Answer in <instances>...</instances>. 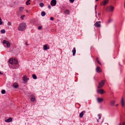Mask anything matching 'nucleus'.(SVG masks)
I'll return each instance as SVG.
<instances>
[{"label": "nucleus", "instance_id": "4be33fe9", "mask_svg": "<svg viewBox=\"0 0 125 125\" xmlns=\"http://www.w3.org/2000/svg\"><path fill=\"white\" fill-rule=\"evenodd\" d=\"M32 76L33 78L34 79H36L37 78V77L35 74H33Z\"/></svg>", "mask_w": 125, "mask_h": 125}, {"label": "nucleus", "instance_id": "bb28decb", "mask_svg": "<svg viewBox=\"0 0 125 125\" xmlns=\"http://www.w3.org/2000/svg\"><path fill=\"white\" fill-rule=\"evenodd\" d=\"M6 91L4 90H2L1 91V93L2 94H4L5 93Z\"/></svg>", "mask_w": 125, "mask_h": 125}, {"label": "nucleus", "instance_id": "39448f33", "mask_svg": "<svg viewBox=\"0 0 125 125\" xmlns=\"http://www.w3.org/2000/svg\"><path fill=\"white\" fill-rule=\"evenodd\" d=\"M101 23L100 21H97L94 24V25L96 27H100L101 26Z\"/></svg>", "mask_w": 125, "mask_h": 125}, {"label": "nucleus", "instance_id": "f257e3e1", "mask_svg": "<svg viewBox=\"0 0 125 125\" xmlns=\"http://www.w3.org/2000/svg\"><path fill=\"white\" fill-rule=\"evenodd\" d=\"M26 24L25 23H21L20 24L18 29L20 31H23L26 29Z\"/></svg>", "mask_w": 125, "mask_h": 125}, {"label": "nucleus", "instance_id": "412c9836", "mask_svg": "<svg viewBox=\"0 0 125 125\" xmlns=\"http://www.w3.org/2000/svg\"><path fill=\"white\" fill-rule=\"evenodd\" d=\"M30 2H31V0H28L26 2V4L27 5H30Z\"/></svg>", "mask_w": 125, "mask_h": 125}, {"label": "nucleus", "instance_id": "e433bc0d", "mask_svg": "<svg viewBox=\"0 0 125 125\" xmlns=\"http://www.w3.org/2000/svg\"><path fill=\"white\" fill-rule=\"evenodd\" d=\"M42 28V27L41 26H40L38 27V29L39 30H41V29Z\"/></svg>", "mask_w": 125, "mask_h": 125}, {"label": "nucleus", "instance_id": "0eeeda50", "mask_svg": "<svg viewBox=\"0 0 125 125\" xmlns=\"http://www.w3.org/2000/svg\"><path fill=\"white\" fill-rule=\"evenodd\" d=\"M56 0H52L51 2V4L52 6H54L56 5Z\"/></svg>", "mask_w": 125, "mask_h": 125}, {"label": "nucleus", "instance_id": "c756f323", "mask_svg": "<svg viewBox=\"0 0 125 125\" xmlns=\"http://www.w3.org/2000/svg\"><path fill=\"white\" fill-rule=\"evenodd\" d=\"M125 125V122H122V124L120 123L118 125Z\"/></svg>", "mask_w": 125, "mask_h": 125}, {"label": "nucleus", "instance_id": "72a5a7b5", "mask_svg": "<svg viewBox=\"0 0 125 125\" xmlns=\"http://www.w3.org/2000/svg\"><path fill=\"white\" fill-rule=\"evenodd\" d=\"M98 116L99 117V119L101 118V114H99L98 115Z\"/></svg>", "mask_w": 125, "mask_h": 125}, {"label": "nucleus", "instance_id": "2eb2a0df", "mask_svg": "<svg viewBox=\"0 0 125 125\" xmlns=\"http://www.w3.org/2000/svg\"><path fill=\"white\" fill-rule=\"evenodd\" d=\"M121 103L122 106L123 107L124 105V103L123 98H122Z\"/></svg>", "mask_w": 125, "mask_h": 125}, {"label": "nucleus", "instance_id": "f03ea898", "mask_svg": "<svg viewBox=\"0 0 125 125\" xmlns=\"http://www.w3.org/2000/svg\"><path fill=\"white\" fill-rule=\"evenodd\" d=\"M114 7L112 6H107L106 9V11L107 12H113L114 9Z\"/></svg>", "mask_w": 125, "mask_h": 125}, {"label": "nucleus", "instance_id": "4468645a", "mask_svg": "<svg viewBox=\"0 0 125 125\" xmlns=\"http://www.w3.org/2000/svg\"><path fill=\"white\" fill-rule=\"evenodd\" d=\"M12 118H10L8 119H6L5 120V121L6 122H9L12 121Z\"/></svg>", "mask_w": 125, "mask_h": 125}, {"label": "nucleus", "instance_id": "7c9ffc66", "mask_svg": "<svg viewBox=\"0 0 125 125\" xmlns=\"http://www.w3.org/2000/svg\"><path fill=\"white\" fill-rule=\"evenodd\" d=\"M44 5V4L42 3H41L40 4V6L41 7H42Z\"/></svg>", "mask_w": 125, "mask_h": 125}, {"label": "nucleus", "instance_id": "1a4fd4ad", "mask_svg": "<svg viewBox=\"0 0 125 125\" xmlns=\"http://www.w3.org/2000/svg\"><path fill=\"white\" fill-rule=\"evenodd\" d=\"M96 70L97 72L100 73L102 72V70L101 68L99 66H97L96 69Z\"/></svg>", "mask_w": 125, "mask_h": 125}, {"label": "nucleus", "instance_id": "f3484780", "mask_svg": "<svg viewBox=\"0 0 125 125\" xmlns=\"http://www.w3.org/2000/svg\"><path fill=\"white\" fill-rule=\"evenodd\" d=\"M72 52L73 53V55L74 56L76 53V50L75 48H73Z\"/></svg>", "mask_w": 125, "mask_h": 125}, {"label": "nucleus", "instance_id": "09e8293b", "mask_svg": "<svg viewBox=\"0 0 125 125\" xmlns=\"http://www.w3.org/2000/svg\"><path fill=\"white\" fill-rule=\"evenodd\" d=\"M98 14L100 15V14L99 13H98Z\"/></svg>", "mask_w": 125, "mask_h": 125}, {"label": "nucleus", "instance_id": "423d86ee", "mask_svg": "<svg viewBox=\"0 0 125 125\" xmlns=\"http://www.w3.org/2000/svg\"><path fill=\"white\" fill-rule=\"evenodd\" d=\"M97 92L98 93L101 94H103L104 93H105L104 90L103 89H100V90H97Z\"/></svg>", "mask_w": 125, "mask_h": 125}, {"label": "nucleus", "instance_id": "b1692460", "mask_svg": "<svg viewBox=\"0 0 125 125\" xmlns=\"http://www.w3.org/2000/svg\"><path fill=\"white\" fill-rule=\"evenodd\" d=\"M46 15V13L44 11H42L41 12V15L42 16H43Z\"/></svg>", "mask_w": 125, "mask_h": 125}, {"label": "nucleus", "instance_id": "aec40b11", "mask_svg": "<svg viewBox=\"0 0 125 125\" xmlns=\"http://www.w3.org/2000/svg\"><path fill=\"white\" fill-rule=\"evenodd\" d=\"M13 61V59L12 58H10L9 60V62L11 64H12Z\"/></svg>", "mask_w": 125, "mask_h": 125}, {"label": "nucleus", "instance_id": "a878e982", "mask_svg": "<svg viewBox=\"0 0 125 125\" xmlns=\"http://www.w3.org/2000/svg\"><path fill=\"white\" fill-rule=\"evenodd\" d=\"M1 32L2 34L4 33L5 32V30L4 29H2L1 30Z\"/></svg>", "mask_w": 125, "mask_h": 125}, {"label": "nucleus", "instance_id": "6ab92c4d", "mask_svg": "<svg viewBox=\"0 0 125 125\" xmlns=\"http://www.w3.org/2000/svg\"><path fill=\"white\" fill-rule=\"evenodd\" d=\"M18 62L16 59H13V63L15 64H17Z\"/></svg>", "mask_w": 125, "mask_h": 125}, {"label": "nucleus", "instance_id": "ea45409f", "mask_svg": "<svg viewBox=\"0 0 125 125\" xmlns=\"http://www.w3.org/2000/svg\"><path fill=\"white\" fill-rule=\"evenodd\" d=\"M48 8H49L50 9H51V7L50 5H49L48 6Z\"/></svg>", "mask_w": 125, "mask_h": 125}, {"label": "nucleus", "instance_id": "8fccbe9b", "mask_svg": "<svg viewBox=\"0 0 125 125\" xmlns=\"http://www.w3.org/2000/svg\"><path fill=\"white\" fill-rule=\"evenodd\" d=\"M95 12L96 13V11H95Z\"/></svg>", "mask_w": 125, "mask_h": 125}, {"label": "nucleus", "instance_id": "f8f14e48", "mask_svg": "<svg viewBox=\"0 0 125 125\" xmlns=\"http://www.w3.org/2000/svg\"><path fill=\"white\" fill-rule=\"evenodd\" d=\"M86 112L85 111H83L81 112L79 115V116L80 118H82L83 116V114L85 113Z\"/></svg>", "mask_w": 125, "mask_h": 125}, {"label": "nucleus", "instance_id": "2f4dec72", "mask_svg": "<svg viewBox=\"0 0 125 125\" xmlns=\"http://www.w3.org/2000/svg\"><path fill=\"white\" fill-rule=\"evenodd\" d=\"M24 17H25V15H22L21 16V20H23Z\"/></svg>", "mask_w": 125, "mask_h": 125}, {"label": "nucleus", "instance_id": "dca6fc26", "mask_svg": "<svg viewBox=\"0 0 125 125\" xmlns=\"http://www.w3.org/2000/svg\"><path fill=\"white\" fill-rule=\"evenodd\" d=\"M47 45H44L43 48V49L45 50H46L47 49H49V47L48 48V47L47 46Z\"/></svg>", "mask_w": 125, "mask_h": 125}, {"label": "nucleus", "instance_id": "cd10ccee", "mask_svg": "<svg viewBox=\"0 0 125 125\" xmlns=\"http://www.w3.org/2000/svg\"><path fill=\"white\" fill-rule=\"evenodd\" d=\"M8 41H6V40H3V44H6L8 42Z\"/></svg>", "mask_w": 125, "mask_h": 125}, {"label": "nucleus", "instance_id": "473e14b6", "mask_svg": "<svg viewBox=\"0 0 125 125\" xmlns=\"http://www.w3.org/2000/svg\"><path fill=\"white\" fill-rule=\"evenodd\" d=\"M2 21L1 18L0 17V25H1L2 24V22L1 21Z\"/></svg>", "mask_w": 125, "mask_h": 125}, {"label": "nucleus", "instance_id": "9b49d317", "mask_svg": "<svg viewBox=\"0 0 125 125\" xmlns=\"http://www.w3.org/2000/svg\"><path fill=\"white\" fill-rule=\"evenodd\" d=\"M13 86L15 88H18L19 86V85L17 83H14L13 84Z\"/></svg>", "mask_w": 125, "mask_h": 125}, {"label": "nucleus", "instance_id": "ddd939ff", "mask_svg": "<svg viewBox=\"0 0 125 125\" xmlns=\"http://www.w3.org/2000/svg\"><path fill=\"white\" fill-rule=\"evenodd\" d=\"M97 100L98 102L99 103H101L104 101V100L103 98H97Z\"/></svg>", "mask_w": 125, "mask_h": 125}, {"label": "nucleus", "instance_id": "9d476101", "mask_svg": "<svg viewBox=\"0 0 125 125\" xmlns=\"http://www.w3.org/2000/svg\"><path fill=\"white\" fill-rule=\"evenodd\" d=\"M31 101L32 102H34L35 101V96L33 95H31Z\"/></svg>", "mask_w": 125, "mask_h": 125}, {"label": "nucleus", "instance_id": "393cba45", "mask_svg": "<svg viewBox=\"0 0 125 125\" xmlns=\"http://www.w3.org/2000/svg\"><path fill=\"white\" fill-rule=\"evenodd\" d=\"M6 44H7V46L8 47H9L10 46V42L9 41Z\"/></svg>", "mask_w": 125, "mask_h": 125}, {"label": "nucleus", "instance_id": "c03bdc74", "mask_svg": "<svg viewBox=\"0 0 125 125\" xmlns=\"http://www.w3.org/2000/svg\"><path fill=\"white\" fill-rule=\"evenodd\" d=\"M3 74V73H1L0 71V74Z\"/></svg>", "mask_w": 125, "mask_h": 125}, {"label": "nucleus", "instance_id": "de8ad7c7", "mask_svg": "<svg viewBox=\"0 0 125 125\" xmlns=\"http://www.w3.org/2000/svg\"><path fill=\"white\" fill-rule=\"evenodd\" d=\"M118 104H117L116 105V106H117L118 105Z\"/></svg>", "mask_w": 125, "mask_h": 125}, {"label": "nucleus", "instance_id": "a19ab883", "mask_svg": "<svg viewBox=\"0 0 125 125\" xmlns=\"http://www.w3.org/2000/svg\"><path fill=\"white\" fill-rule=\"evenodd\" d=\"M96 60L97 62L98 61H99V58H98V57H97Z\"/></svg>", "mask_w": 125, "mask_h": 125}, {"label": "nucleus", "instance_id": "a18cd8bd", "mask_svg": "<svg viewBox=\"0 0 125 125\" xmlns=\"http://www.w3.org/2000/svg\"><path fill=\"white\" fill-rule=\"evenodd\" d=\"M25 44H26V45H29V44H27V42H26Z\"/></svg>", "mask_w": 125, "mask_h": 125}, {"label": "nucleus", "instance_id": "a211bd4d", "mask_svg": "<svg viewBox=\"0 0 125 125\" xmlns=\"http://www.w3.org/2000/svg\"><path fill=\"white\" fill-rule=\"evenodd\" d=\"M115 103V100L111 101L110 102V104L111 105L114 106V105Z\"/></svg>", "mask_w": 125, "mask_h": 125}, {"label": "nucleus", "instance_id": "49530a36", "mask_svg": "<svg viewBox=\"0 0 125 125\" xmlns=\"http://www.w3.org/2000/svg\"><path fill=\"white\" fill-rule=\"evenodd\" d=\"M97 122H98L99 121H98V120L97 119Z\"/></svg>", "mask_w": 125, "mask_h": 125}, {"label": "nucleus", "instance_id": "5701e85b", "mask_svg": "<svg viewBox=\"0 0 125 125\" xmlns=\"http://www.w3.org/2000/svg\"><path fill=\"white\" fill-rule=\"evenodd\" d=\"M69 10H66L64 11V13L67 15L69 14Z\"/></svg>", "mask_w": 125, "mask_h": 125}, {"label": "nucleus", "instance_id": "6e6552de", "mask_svg": "<svg viewBox=\"0 0 125 125\" xmlns=\"http://www.w3.org/2000/svg\"><path fill=\"white\" fill-rule=\"evenodd\" d=\"M22 79L23 81L26 83L27 81L29 79V78H27L26 75H25L23 77Z\"/></svg>", "mask_w": 125, "mask_h": 125}, {"label": "nucleus", "instance_id": "4c0bfd02", "mask_svg": "<svg viewBox=\"0 0 125 125\" xmlns=\"http://www.w3.org/2000/svg\"><path fill=\"white\" fill-rule=\"evenodd\" d=\"M8 25L10 26L11 25V23L10 22H8Z\"/></svg>", "mask_w": 125, "mask_h": 125}, {"label": "nucleus", "instance_id": "f704fd0d", "mask_svg": "<svg viewBox=\"0 0 125 125\" xmlns=\"http://www.w3.org/2000/svg\"><path fill=\"white\" fill-rule=\"evenodd\" d=\"M70 2L72 3L74 2V0H69Z\"/></svg>", "mask_w": 125, "mask_h": 125}, {"label": "nucleus", "instance_id": "c9c22d12", "mask_svg": "<svg viewBox=\"0 0 125 125\" xmlns=\"http://www.w3.org/2000/svg\"><path fill=\"white\" fill-rule=\"evenodd\" d=\"M54 19V18L52 17H51L50 18V20H51L53 21Z\"/></svg>", "mask_w": 125, "mask_h": 125}, {"label": "nucleus", "instance_id": "7ed1b4c3", "mask_svg": "<svg viewBox=\"0 0 125 125\" xmlns=\"http://www.w3.org/2000/svg\"><path fill=\"white\" fill-rule=\"evenodd\" d=\"M105 81V80H103L99 82V86L97 87L98 88V89L101 88L104 85Z\"/></svg>", "mask_w": 125, "mask_h": 125}, {"label": "nucleus", "instance_id": "37998d69", "mask_svg": "<svg viewBox=\"0 0 125 125\" xmlns=\"http://www.w3.org/2000/svg\"><path fill=\"white\" fill-rule=\"evenodd\" d=\"M124 8L125 9V0L124 2Z\"/></svg>", "mask_w": 125, "mask_h": 125}, {"label": "nucleus", "instance_id": "58836bf2", "mask_svg": "<svg viewBox=\"0 0 125 125\" xmlns=\"http://www.w3.org/2000/svg\"><path fill=\"white\" fill-rule=\"evenodd\" d=\"M98 62V63L100 64V65H102V64L99 61H98L97 62Z\"/></svg>", "mask_w": 125, "mask_h": 125}, {"label": "nucleus", "instance_id": "20e7f679", "mask_svg": "<svg viewBox=\"0 0 125 125\" xmlns=\"http://www.w3.org/2000/svg\"><path fill=\"white\" fill-rule=\"evenodd\" d=\"M109 0H105L102 1L100 5H103L104 6H105L106 4H107L108 3Z\"/></svg>", "mask_w": 125, "mask_h": 125}, {"label": "nucleus", "instance_id": "79ce46f5", "mask_svg": "<svg viewBox=\"0 0 125 125\" xmlns=\"http://www.w3.org/2000/svg\"><path fill=\"white\" fill-rule=\"evenodd\" d=\"M97 7V5H95V10H96V9Z\"/></svg>", "mask_w": 125, "mask_h": 125}, {"label": "nucleus", "instance_id": "c85d7f7f", "mask_svg": "<svg viewBox=\"0 0 125 125\" xmlns=\"http://www.w3.org/2000/svg\"><path fill=\"white\" fill-rule=\"evenodd\" d=\"M24 7H21L19 8V10L21 11L24 9Z\"/></svg>", "mask_w": 125, "mask_h": 125}]
</instances>
